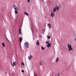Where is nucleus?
<instances>
[{
	"label": "nucleus",
	"instance_id": "f257e3e1",
	"mask_svg": "<svg viewBox=\"0 0 76 76\" xmlns=\"http://www.w3.org/2000/svg\"><path fill=\"white\" fill-rule=\"evenodd\" d=\"M24 45L27 48H28L29 47V43L28 42H26L24 43Z\"/></svg>",
	"mask_w": 76,
	"mask_h": 76
},
{
	"label": "nucleus",
	"instance_id": "f03ea898",
	"mask_svg": "<svg viewBox=\"0 0 76 76\" xmlns=\"http://www.w3.org/2000/svg\"><path fill=\"white\" fill-rule=\"evenodd\" d=\"M14 9L15 10V14H18V11H17V10H18V8H15Z\"/></svg>",
	"mask_w": 76,
	"mask_h": 76
},
{
	"label": "nucleus",
	"instance_id": "7ed1b4c3",
	"mask_svg": "<svg viewBox=\"0 0 76 76\" xmlns=\"http://www.w3.org/2000/svg\"><path fill=\"white\" fill-rule=\"evenodd\" d=\"M33 57V56L32 55H30L28 56V58L29 60H31L32 59V58Z\"/></svg>",
	"mask_w": 76,
	"mask_h": 76
},
{
	"label": "nucleus",
	"instance_id": "20e7f679",
	"mask_svg": "<svg viewBox=\"0 0 76 76\" xmlns=\"http://www.w3.org/2000/svg\"><path fill=\"white\" fill-rule=\"evenodd\" d=\"M68 48H69V51H73V49H72V47H68Z\"/></svg>",
	"mask_w": 76,
	"mask_h": 76
},
{
	"label": "nucleus",
	"instance_id": "39448f33",
	"mask_svg": "<svg viewBox=\"0 0 76 76\" xmlns=\"http://www.w3.org/2000/svg\"><path fill=\"white\" fill-rule=\"evenodd\" d=\"M51 16L52 17V18H53V16H55V14L53 13H51L50 14Z\"/></svg>",
	"mask_w": 76,
	"mask_h": 76
},
{
	"label": "nucleus",
	"instance_id": "423d86ee",
	"mask_svg": "<svg viewBox=\"0 0 76 76\" xmlns=\"http://www.w3.org/2000/svg\"><path fill=\"white\" fill-rule=\"evenodd\" d=\"M51 45V43H49L47 44V46L48 48H50V46Z\"/></svg>",
	"mask_w": 76,
	"mask_h": 76
},
{
	"label": "nucleus",
	"instance_id": "0eeeda50",
	"mask_svg": "<svg viewBox=\"0 0 76 76\" xmlns=\"http://www.w3.org/2000/svg\"><path fill=\"white\" fill-rule=\"evenodd\" d=\"M36 45L37 46H38L39 45V41L38 40H37L36 42Z\"/></svg>",
	"mask_w": 76,
	"mask_h": 76
},
{
	"label": "nucleus",
	"instance_id": "6e6552de",
	"mask_svg": "<svg viewBox=\"0 0 76 76\" xmlns=\"http://www.w3.org/2000/svg\"><path fill=\"white\" fill-rule=\"evenodd\" d=\"M19 41L20 42H22V38L20 37L19 38Z\"/></svg>",
	"mask_w": 76,
	"mask_h": 76
},
{
	"label": "nucleus",
	"instance_id": "1a4fd4ad",
	"mask_svg": "<svg viewBox=\"0 0 76 76\" xmlns=\"http://www.w3.org/2000/svg\"><path fill=\"white\" fill-rule=\"evenodd\" d=\"M12 65L13 66H16V62H15V61H14L13 62V64H12Z\"/></svg>",
	"mask_w": 76,
	"mask_h": 76
},
{
	"label": "nucleus",
	"instance_id": "9d476101",
	"mask_svg": "<svg viewBox=\"0 0 76 76\" xmlns=\"http://www.w3.org/2000/svg\"><path fill=\"white\" fill-rule=\"evenodd\" d=\"M56 11V8L54 7L53 10V13H55Z\"/></svg>",
	"mask_w": 76,
	"mask_h": 76
},
{
	"label": "nucleus",
	"instance_id": "9b49d317",
	"mask_svg": "<svg viewBox=\"0 0 76 76\" xmlns=\"http://www.w3.org/2000/svg\"><path fill=\"white\" fill-rule=\"evenodd\" d=\"M19 33L20 34H22L21 33V28H20L19 29Z\"/></svg>",
	"mask_w": 76,
	"mask_h": 76
},
{
	"label": "nucleus",
	"instance_id": "f8f14e48",
	"mask_svg": "<svg viewBox=\"0 0 76 76\" xmlns=\"http://www.w3.org/2000/svg\"><path fill=\"white\" fill-rule=\"evenodd\" d=\"M24 14H25V15H27V16H29V14H28V13H27L26 12H24Z\"/></svg>",
	"mask_w": 76,
	"mask_h": 76
},
{
	"label": "nucleus",
	"instance_id": "ddd939ff",
	"mask_svg": "<svg viewBox=\"0 0 76 76\" xmlns=\"http://www.w3.org/2000/svg\"><path fill=\"white\" fill-rule=\"evenodd\" d=\"M60 8V7H58L56 9L58 11V10H59V9Z\"/></svg>",
	"mask_w": 76,
	"mask_h": 76
},
{
	"label": "nucleus",
	"instance_id": "4468645a",
	"mask_svg": "<svg viewBox=\"0 0 76 76\" xmlns=\"http://www.w3.org/2000/svg\"><path fill=\"white\" fill-rule=\"evenodd\" d=\"M2 45H3V47H5V45H4V43H2Z\"/></svg>",
	"mask_w": 76,
	"mask_h": 76
},
{
	"label": "nucleus",
	"instance_id": "2eb2a0df",
	"mask_svg": "<svg viewBox=\"0 0 76 76\" xmlns=\"http://www.w3.org/2000/svg\"><path fill=\"white\" fill-rule=\"evenodd\" d=\"M45 49V48L44 47H43L42 46V50H44Z\"/></svg>",
	"mask_w": 76,
	"mask_h": 76
},
{
	"label": "nucleus",
	"instance_id": "dca6fc26",
	"mask_svg": "<svg viewBox=\"0 0 76 76\" xmlns=\"http://www.w3.org/2000/svg\"><path fill=\"white\" fill-rule=\"evenodd\" d=\"M14 6L15 7H14V9H15V8H16V9H17V8H18V7H16V5H15V4L14 5Z\"/></svg>",
	"mask_w": 76,
	"mask_h": 76
},
{
	"label": "nucleus",
	"instance_id": "f3484780",
	"mask_svg": "<svg viewBox=\"0 0 76 76\" xmlns=\"http://www.w3.org/2000/svg\"><path fill=\"white\" fill-rule=\"evenodd\" d=\"M58 60V58H57L56 60V62H57Z\"/></svg>",
	"mask_w": 76,
	"mask_h": 76
},
{
	"label": "nucleus",
	"instance_id": "a211bd4d",
	"mask_svg": "<svg viewBox=\"0 0 76 76\" xmlns=\"http://www.w3.org/2000/svg\"><path fill=\"white\" fill-rule=\"evenodd\" d=\"M67 47H72V46H71V44H70L69 46H67Z\"/></svg>",
	"mask_w": 76,
	"mask_h": 76
},
{
	"label": "nucleus",
	"instance_id": "6ab92c4d",
	"mask_svg": "<svg viewBox=\"0 0 76 76\" xmlns=\"http://www.w3.org/2000/svg\"><path fill=\"white\" fill-rule=\"evenodd\" d=\"M47 38L48 39H50V36H47Z\"/></svg>",
	"mask_w": 76,
	"mask_h": 76
},
{
	"label": "nucleus",
	"instance_id": "aec40b11",
	"mask_svg": "<svg viewBox=\"0 0 76 76\" xmlns=\"http://www.w3.org/2000/svg\"><path fill=\"white\" fill-rule=\"evenodd\" d=\"M42 31H43V32H45V29H43V30H42Z\"/></svg>",
	"mask_w": 76,
	"mask_h": 76
},
{
	"label": "nucleus",
	"instance_id": "412c9836",
	"mask_svg": "<svg viewBox=\"0 0 76 76\" xmlns=\"http://www.w3.org/2000/svg\"><path fill=\"white\" fill-rule=\"evenodd\" d=\"M22 65H23V66H25V64H24V63L23 62L21 63Z\"/></svg>",
	"mask_w": 76,
	"mask_h": 76
},
{
	"label": "nucleus",
	"instance_id": "4be33fe9",
	"mask_svg": "<svg viewBox=\"0 0 76 76\" xmlns=\"http://www.w3.org/2000/svg\"><path fill=\"white\" fill-rule=\"evenodd\" d=\"M51 24H50V23H48V26H50V25Z\"/></svg>",
	"mask_w": 76,
	"mask_h": 76
},
{
	"label": "nucleus",
	"instance_id": "5701e85b",
	"mask_svg": "<svg viewBox=\"0 0 76 76\" xmlns=\"http://www.w3.org/2000/svg\"><path fill=\"white\" fill-rule=\"evenodd\" d=\"M51 24H50V25L49 26V28H51Z\"/></svg>",
	"mask_w": 76,
	"mask_h": 76
},
{
	"label": "nucleus",
	"instance_id": "b1692460",
	"mask_svg": "<svg viewBox=\"0 0 76 76\" xmlns=\"http://www.w3.org/2000/svg\"><path fill=\"white\" fill-rule=\"evenodd\" d=\"M45 43H46L47 44H50V43H49V42H45Z\"/></svg>",
	"mask_w": 76,
	"mask_h": 76
},
{
	"label": "nucleus",
	"instance_id": "393cba45",
	"mask_svg": "<svg viewBox=\"0 0 76 76\" xmlns=\"http://www.w3.org/2000/svg\"><path fill=\"white\" fill-rule=\"evenodd\" d=\"M27 2H28V3H29V2H30V0H28V1H27Z\"/></svg>",
	"mask_w": 76,
	"mask_h": 76
},
{
	"label": "nucleus",
	"instance_id": "a878e982",
	"mask_svg": "<svg viewBox=\"0 0 76 76\" xmlns=\"http://www.w3.org/2000/svg\"><path fill=\"white\" fill-rule=\"evenodd\" d=\"M24 70H21V72H22V73H23V72H24Z\"/></svg>",
	"mask_w": 76,
	"mask_h": 76
},
{
	"label": "nucleus",
	"instance_id": "bb28decb",
	"mask_svg": "<svg viewBox=\"0 0 76 76\" xmlns=\"http://www.w3.org/2000/svg\"><path fill=\"white\" fill-rule=\"evenodd\" d=\"M39 37H41V38H42V35H40Z\"/></svg>",
	"mask_w": 76,
	"mask_h": 76
},
{
	"label": "nucleus",
	"instance_id": "cd10ccee",
	"mask_svg": "<svg viewBox=\"0 0 76 76\" xmlns=\"http://www.w3.org/2000/svg\"><path fill=\"white\" fill-rule=\"evenodd\" d=\"M36 74H34V76H37Z\"/></svg>",
	"mask_w": 76,
	"mask_h": 76
},
{
	"label": "nucleus",
	"instance_id": "c85d7f7f",
	"mask_svg": "<svg viewBox=\"0 0 76 76\" xmlns=\"http://www.w3.org/2000/svg\"><path fill=\"white\" fill-rule=\"evenodd\" d=\"M40 65H42V64L41 63H40Z\"/></svg>",
	"mask_w": 76,
	"mask_h": 76
},
{
	"label": "nucleus",
	"instance_id": "c756f323",
	"mask_svg": "<svg viewBox=\"0 0 76 76\" xmlns=\"http://www.w3.org/2000/svg\"><path fill=\"white\" fill-rule=\"evenodd\" d=\"M59 5V7H61V5Z\"/></svg>",
	"mask_w": 76,
	"mask_h": 76
},
{
	"label": "nucleus",
	"instance_id": "7c9ffc66",
	"mask_svg": "<svg viewBox=\"0 0 76 76\" xmlns=\"http://www.w3.org/2000/svg\"><path fill=\"white\" fill-rule=\"evenodd\" d=\"M57 76H59L60 75L59 74H57Z\"/></svg>",
	"mask_w": 76,
	"mask_h": 76
},
{
	"label": "nucleus",
	"instance_id": "2f4dec72",
	"mask_svg": "<svg viewBox=\"0 0 76 76\" xmlns=\"http://www.w3.org/2000/svg\"><path fill=\"white\" fill-rule=\"evenodd\" d=\"M68 46H69V44H68Z\"/></svg>",
	"mask_w": 76,
	"mask_h": 76
},
{
	"label": "nucleus",
	"instance_id": "473e14b6",
	"mask_svg": "<svg viewBox=\"0 0 76 76\" xmlns=\"http://www.w3.org/2000/svg\"><path fill=\"white\" fill-rule=\"evenodd\" d=\"M75 39V41L76 42V39Z\"/></svg>",
	"mask_w": 76,
	"mask_h": 76
},
{
	"label": "nucleus",
	"instance_id": "72a5a7b5",
	"mask_svg": "<svg viewBox=\"0 0 76 76\" xmlns=\"http://www.w3.org/2000/svg\"><path fill=\"white\" fill-rule=\"evenodd\" d=\"M43 34H44V32H43Z\"/></svg>",
	"mask_w": 76,
	"mask_h": 76
},
{
	"label": "nucleus",
	"instance_id": "f704fd0d",
	"mask_svg": "<svg viewBox=\"0 0 76 76\" xmlns=\"http://www.w3.org/2000/svg\"><path fill=\"white\" fill-rule=\"evenodd\" d=\"M57 7V5L56 6V7Z\"/></svg>",
	"mask_w": 76,
	"mask_h": 76
},
{
	"label": "nucleus",
	"instance_id": "c9c22d12",
	"mask_svg": "<svg viewBox=\"0 0 76 76\" xmlns=\"http://www.w3.org/2000/svg\"><path fill=\"white\" fill-rule=\"evenodd\" d=\"M51 12H52V11H51Z\"/></svg>",
	"mask_w": 76,
	"mask_h": 76
},
{
	"label": "nucleus",
	"instance_id": "e433bc0d",
	"mask_svg": "<svg viewBox=\"0 0 76 76\" xmlns=\"http://www.w3.org/2000/svg\"><path fill=\"white\" fill-rule=\"evenodd\" d=\"M6 74L7 73V72H5Z\"/></svg>",
	"mask_w": 76,
	"mask_h": 76
},
{
	"label": "nucleus",
	"instance_id": "4c0bfd02",
	"mask_svg": "<svg viewBox=\"0 0 76 76\" xmlns=\"http://www.w3.org/2000/svg\"><path fill=\"white\" fill-rule=\"evenodd\" d=\"M59 75H60V73H59Z\"/></svg>",
	"mask_w": 76,
	"mask_h": 76
},
{
	"label": "nucleus",
	"instance_id": "58836bf2",
	"mask_svg": "<svg viewBox=\"0 0 76 76\" xmlns=\"http://www.w3.org/2000/svg\"><path fill=\"white\" fill-rule=\"evenodd\" d=\"M31 30L32 31V29H31Z\"/></svg>",
	"mask_w": 76,
	"mask_h": 76
},
{
	"label": "nucleus",
	"instance_id": "ea45409f",
	"mask_svg": "<svg viewBox=\"0 0 76 76\" xmlns=\"http://www.w3.org/2000/svg\"><path fill=\"white\" fill-rule=\"evenodd\" d=\"M30 76V75H29V76Z\"/></svg>",
	"mask_w": 76,
	"mask_h": 76
}]
</instances>
